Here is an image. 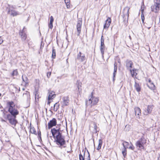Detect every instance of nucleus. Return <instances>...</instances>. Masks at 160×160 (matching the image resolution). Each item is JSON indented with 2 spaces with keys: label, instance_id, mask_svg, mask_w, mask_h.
I'll return each mask as SVG.
<instances>
[{
  "label": "nucleus",
  "instance_id": "6ab92c4d",
  "mask_svg": "<svg viewBox=\"0 0 160 160\" xmlns=\"http://www.w3.org/2000/svg\"><path fill=\"white\" fill-rule=\"evenodd\" d=\"M78 84V85H77V88H78V92L79 94H80V92H81L82 89L81 88L82 87L81 86V83L79 81H77V84Z\"/></svg>",
  "mask_w": 160,
  "mask_h": 160
},
{
  "label": "nucleus",
  "instance_id": "f8f14e48",
  "mask_svg": "<svg viewBox=\"0 0 160 160\" xmlns=\"http://www.w3.org/2000/svg\"><path fill=\"white\" fill-rule=\"evenodd\" d=\"M134 110L136 118H140V117L141 115V110L140 108L136 107L134 108Z\"/></svg>",
  "mask_w": 160,
  "mask_h": 160
},
{
  "label": "nucleus",
  "instance_id": "bb28decb",
  "mask_svg": "<svg viewBox=\"0 0 160 160\" xmlns=\"http://www.w3.org/2000/svg\"><path fill=\"white\" fill-rule=\"evenodd\" d=\"M117 63L116 62H115L114 64V72H113V77H115V75L116 74V73L117 72Z\"/></svg>",
  "mask_w": 160,
  "mask_h": 160
},
{
  "label": "nucleus",
  "instance_id": "cd10ccee",
  "mask_svg": "<svg viewBox=\"0 0 160 160\" xmlns=\"http://www.w3.org/2000/svg\"><path fill=\"white\" fill-rule=\"evenodd\" d=\"M22 78L23 81V82L22 83L23 84V83H25V86L28 85V78H27L25 77V78L24 79L23 78V76H22Z\"/></svg>",
  "mask_w": 160,
  "mask_h": 160
},
{
  "label": "nucleus",
  "instance_id": "c9c22d12",
  "mask_svg": "<svg viewBox=\"0 0 160 160\" xmlns=\"http://www.w3.org/2000/svg\"><path fill=\"white\" fill-rule=\"evenodd\" d=\"M103 36H102L101 37V45H104V39L103 38Z\"/></svg>",
  "mask_w": 160,
  "mask_h": 160
},
{
  "label": "nucleus",
  "instance_id": "603ef678",
  "mask_svg": "<svg viewBox=\"0 0 160 160\" xmlns=\"http://www.w3.org/2000/svg\"><path fill=\"white\" fill-rule=\"evenodd\" d=\"M96 1H97L98 0H95Z\"/></svg>",
  "mask_w": 160,
  "mask_h": 160
},
{
  "label": "nucleus",
  "instance_id": "a211bd4d",
  "mask_svg": "<svg viewBox=\"0 0 160 160\" xmlns=\"http://www.w3.org/2000/svg\"><path fill=\"white\" fill-rule=\"evenodd\" d=\"M54 21L53 18L52 16H51L50 17V20L48 24L49 28L50 29H52L53 28L52 23Z\"/></svg>",
  "mask_w": 160,
  "mask_h": 160
},
{
  "label": "nucleus",
  "instance_id": "de8ad7c7",
  "mask_svg": "<svg viewBox=\"0 0 160 160\" xmlns=\"http://www.w3.org/2000/svg\"><path fill=\"white\" fill-rule=\"evenodd\" d=\"M42 43L41 44V48H42Z\"/></svg>",
  "mask_w": 160,
  "mask_h": 160
},
{
  "label": "nucleus",
  "instance_id": "a878e982",
  "mask_svg": "<svg viewBox=\"0 0 160 160\" xmlns=\"http://www.w3.org/2000/svg\"><path fill=\"white\" fill-rule=\"evenodd\" d=\"M23 97L24 98L27 97L28 100H29L30 99V96L28 92H27L25 93H24L23 94Z\"/></svg>",
  "mask_w": 160,
  "mask_h": 160
},
{
  "label": "nucleus",
  "instance_id": "aec40b11",
  "mask_svg": "<svg viewBox=\"0 0 160 160\" xmlns=\"http://www.w3.org/2000/svg\"><path fill=\"white\" fill-rule=\"evenodd\" d=\"M130 71L131 72V75L132 77H136L137 74V70L135 69H133L132 70H130Z\"/></svg>",
  "mask_w": 160,
  "mask_h": 160
},
{
  "label": "nucleus",
  "instance_id": "ea45409f",
  "mask_svg": "<svg viewBox=\"0 0 160 160\" xmlns=\"http://www.w3.org/2000/svg\"><path fill=\"white\" fill-rule=\"evenodd\" d=\"M3 42V40L1 38V37H0V44H1Z\"/></svg>",
  "mask_w": 160,
  "mask_h": 160
},
{
  "label": "nucleus",
  "instance_id": "9d476101",
  "mask_svg": "<svg viewBox=\"0 0 160 160\" xmlns=\"http://www.w3.org/2000/svg\"><path fill=\"white\" fill-rule=\"evenodd\" d=\"M69 102V98L68 96L63 97L61 102V104L62 107H64L68 105Z\"/></svg>",
  "mask_w": 160,
  "mask_h": 160
},
{
  "label": "nucleus",
  "instance_id": "4be33fe9",
  "mask_svg": "<svg viewBox=\"0 0 160 160\" xmlns=\"http://www.w3.org/2000/svg\"><path fill=\"white\" fill-rule=\"evenodd\" d=\"M20 34L21 36L22 40L24 41L27 38L26 34L23 32H21L20 33Z\"/></svg>",
  "mask_w": 160,
  "mask_h": 160
},
{
  "label": "nucleus",
  "instance_id": "4468645a",
  "mask_svg": "<svg viewBox=\"0 0 160 160\" xmlns=\"http://www.w3.org/2000/svg\"><path fill=\"white\" fill-rule=\"evenodd\" d=\"M82 21L81 20H79L77 22V28L78 33V36H79L81 32V27L82 26Z\"/></svg>",
  "mask_w": 160,
  "mask_h": 160
},
{
  "label": "nucleus",
  "instance_id": "c85d7f7f",
  "mask_svg": "<svg viewBox=\"0 0 160 160\" xmlns=\"http://www.w3.org/2000/svg\"><path fill=\"white\" fill-rule=\"evenodd\" d=\"M30 132L32 134H36V132L35 131V128L33 127H31L30 128Z\"/></svg>",
  "mask_w": 160,
  "mask_h": 160
},
{
  "label": "nucleus",
  "instance_id": "393cba45",
  "mask_svg": "<svg viewBox=\"0 0 160 160\" xmlns=\"http://www.w3.org/2000/svg\"><path fill=\"white\" fill-rule=\"evenodd\" d=\"M129 144L128 142L126 141H124L122 143V145L124 147V149H126L127 148H128Z\"/></svg>",
  "mask_w": 160,
  "mask_h": 160
},
{
  "label": "nucleus",
  "instance_id": "c756f323",
  "mask_svg": "<svg viewBox=\"0 0 160 160\" xmlns=\"http://www.w3.org/2000/svg\"><path fill=\"white\" fill-rule=\"evenodd\" d=\"M59 107V105L57 103L54 104V110L55 111H57Z\"/></svg>",
  "mask_w": 160,
  "mask_h": 160
},
{
  "label": "nucleus",
  "instance_id": "b1692460",
  "mask_svg": "<svg viewBox=\"0 0 160 160\" xmlns=\"http://www.w3.org/2000/svg\"><path fill=\"white\" fill-rule=\"evenodd\" d=\"M102 139H100L99 140V143L97 150H99L101 149L102 144Z\"/></svg>",
  "mask_w": 160,
  "mask_h": 160
},
{
  "label": "nucleus",
  "instance_id": "423d86ee",
  "mask_svg": "<svg viewBox=\"0 0 160 160\" xmlns=\"http://www.w3.org/2000/svg\"><path fill=\"white\" fill-rule=\"evenodd\" d=\"M14 8H15L13 6H10L9 8H8V14L13 17L19 15L21 14V13H20L12 9Z\"/></svg>",
  "mask_w": 160,
  "mask_h": 160
},
{
  "label": "nucleus",
  "instance_id": "dca6fc26",
  "mask_svg": "<svg viewBox=\"0 0 160 160\" xmlns=\"http://www.w3.org/2000/svg\"><path fill=\"white\" fill-rule=\"evenodd\" d=\"M130 8L128 7H126L123 10L124 17H126L128 18L129 16V11Z\"/></svg>",
  "mask_w": 160,
  "mask_h": 160
},
{
  "label": "nucleus",
  "instance_id": "473e14b6",
  "mask_svg": "<svg viewBox=\"0 0 160 160\" xmlns=\"http://www.w3.org/2000/svg\"><path fill=\"white\" fill-rule=\"evenodd\" d=\"M143 10H141V12H142L141 19H142V21L143 23H144V19H145V18H144V15L143 14Z\"/></svg>",
  "mask_w": 160,
  "mask_h": 160
},
{
  "label": "nucleus",
  "instance_id": "e433bc0d",
  "mask_svg": "<svg viewBox=\"0 0 160 160\" xmlns=\"http://www.w3.org/2000/svg\"><path fill=\"white\" fill-rule=\"evenodd\" d=\"M67 7V8L68 9L70 8L71 7V6L70 4V2L67 3H65Z\"/></svg>",
  "mask_w": 160,
  "mask_h": 160
},
{
  "label": "nucleus",
  "instance_id": "c03bdc74",
  "mask_svg": "<svg viewBox=\"0 0 160 160\" xmlns=\"http://www.w3.org/2000/svg\"><path fill=\"white\" fill-rule=\"evenodd\" d=\"M149 82L150 83H150H152L151 82V80H149Z\"/></svg>",
  "mask_w": 160,
  "mask_h": 160
},
{
  "label": "nucleus",
  "instance_id": "6e6552de",
  "mask_svg": "<svg viewBox=\"0 0 160 160\" xmlns=\"http://www.w3.org/2000/svg\"><path fill=\"white\" fill-rule=\"evenodd\" d=\"M79 158L80 160H90V155L88 152L86 153L84 152L83 156L80 154L79 155Z\"/></svg>",
  "mask_w": 160,
  "mask_h": 160
},
{
  "label": "nucleus",
  "instance_id": "49530a36",
  "mask_svg": "<svg viewBox=\"0 0 160 160\" xmlns=\"http://www.w3.org/2000/svg\"><path fill=\"white\" fill-rule=\"evenodd\" d=\"M120 59H119L118 60V62H119V63H120Z\"/></svg>",
  "mask_w": 160,
  "mask_h": 160
},
{
  "label": "nucleus",
  "instance_id": "09e8293b",
  "mask_svg": "<svg viewBox=\"0 0 160 160\" xmlns=\"http://www.w3.org/2000/svg\"><path fill=\"white\" fill-rule=\"evenodd\" d=\"M96 127H97V126L96 125H95V126H94V128H95Z\"/></svg>",
  "mask_w": 160,
  "mask_h": 160
},
{
  "label": "nucleus",
  "instance_id": "4c0bfd02",
  "mask_svg": "<svg viewBox=\"0 0 160 160\" xmlns=\"http://www.w3.org/2000/svg\"><path fill=\"white\" fill-rule=\"evenodd\" d=\"M128 148L132 150H133L134 148V147L132 144L131 146L128 147Z\"/></svg>",
  "mask_w": 160,
  "mask_h": 160
},
{
  "label": "nucleus",
  "instance_id": "f257e3e1",
  "mask_svg": "<svg viewBox=\"0 0 160 160\" xmlns=\"http://www.w3.org/2000/svg\"><path fill=\"white\" fill-rule=\"evenodd\" d=\"M15 104L12 102H9L7 103V106L10 114H7L3 112V117L7 119L12 125L15 126L17 121L16 119V116L19 114V111L15 108Z\"/></svg>",
  "mask_w": 160,
  "mask_h": 160
},
{
  "label": "nucleus",
  "instance_id": "8fccbe9b",
  "mask_svg": "<svg viewBox=\"0 0 160 160\" xmlns=\"http://www.w3.org/2000/svg\"><path fill=\"white\" fill-rule=\"evenodd\" d=\"M129 38L131 39V37L129 36Z\"/></svg>",
  "mask_w": 160,
  "mask_h": 160
},
{
  "label": "nucleus",
  "instance_id": "1a4fd4ad",
  "mask_svg": "<svg viewBox=\"0 0 160 160\" xmlns=\"http://www.w3.org/2000/svg\"><path fill=\"white\" fill-rule=\"evenodd\" d=\"M86 58L84 54L80 52L78 54L77 59L79 62H82L85 60Z\"/></svg>",
  "mask_w": 160,
  "mask_h": 160
},
{
  "label": "nucleus",
  "instance_id": "0eeeda50",
  "mask_svg": "<svg viewBox=\"0 0 160 160\" xmlns=\"http://www.w3.org/2000/svg\"><path fill=\"white\" fill-rule=\"evenodd\" d=\"M48 102L47 104H49L51 101L56 97V95L55 92L53 91H49L48 92Z\"/></svg>",
  "mask_w": 160,
  "mask_h": 160
},
{
  "label": "nucleus",
  "instance_id": "79ce46f5",
  "mask_svg": "<svg viewBox=\"0 0 160 160\" xmlns=\"http://www.w3.org/2000/svg\"><path fill=\"white\" fill-rule=\"evenodd\" d=\"M37 94H38L37 92H36V94H35V99H36V98H37V99H38V98H39V97H38V96H37Z\"/></svg>",
  "mask_w": 160,
  "mask_h": 160
},
{
  "label": "nucleus",
  "instance_id": "f704fd0d",
  "mask_svg": "<svg viewBox=\"0 0 160 160\" xmlns=\"http://www.w3.org/2000/svg\"><path fill=\"white\" fill-rule=\"evenodd\" d=\"M122 153L124 157L125 158L126 157L127 155L126 149L124 148V150L122 151Z\"/></svg>",
  "mask_w": 160,
  "mask_h": 160
},
{
  "label": "nucleus",
  "instance_id": "a18cd8bd",
  "mask_svg": "<svg viewBox=\"0 0 160 160\" xmlns=\"http://www.w3.org/2000/svg\"><path fill=\"white\" fill-rule=\"evenodd\" d=\"M2 122H5V121L4 120H3L2 119Z\"/></svg>",
  "mask_w": 160,
  "mask_h": 160
},
{
  "label": "nucleus",
  "instance_id": "412c9836",
  "mask_svg": "<svg viewBox=\"0 0 160 160\" xmlns=\"http://www.w3.org/2000/svg\"><path fill=\"white\" fill-rule=\"evenodd\" d=\"M134 87L138 92H139L141 90V87L140 86L139 84L138 83H137L135 82V84L134 85Z\"/></svg>",
  "mask_w": 160,
  "mask_h": 160
},
{
  "label": "nucleus",
  "instance_id": "a19ab883",
  "mask_svg": "<svg viewBox=\"0 0 160 160\" xmlns=\"http://www.w3.org/2000/svg\"><path fill=\"white\" fill-rule=\"evenodd\" d=\"M64 1L65 3H68L69 2H70V0H64Z\"/></svg>",
  "mask_w": 160,
  "mask_h": 160
},
{
  "label": "nucleus",
  "instance_id": "9b49d317",
  "mask_svg": "<svg viewBox=\"0 0 160 160\" xmlns=\"http://www.w3.org/2000/svg\"><path fill=\"white\" fill-rule=\"evenodd\" d=\"M57 120L55 118H53L50 120L48 123V126L49 128H50L53 126H56L57 124Z\"/></svg>",
  "mask_w": 160,
  "mask_h": 160
},
{
  "label": "nucleus",
  "instance_id": "2f4dec72",
  "mask_svg": "<svg viewBox=\"0 0 160 160\" xmlns=\"http://www.w3.org/2000/svg\"><path fill=\"white\" fill-rule=\"evenodd\" d=\"M56 57V52L54 49H53L52 51V57L53 58H55Z\"/></svg>",
  "mask_w": 160,
  "mask_h": 160
},
{
  "label": "nucleus",
  "instance_id": "7ed1b4c3",
  "mask_svg": "<svg viewBox=\"0 0 160 160\" xmlns=\"http://www.w3.org/2000/svg\"><path fill=\"white\" fill-rule=\"evenodd\" d=\"M146 143V140L143 137L138 140L136 143V146L139 149H143Z\"/></svg>",
  "mask_w": 160,
  "mask_h": 160
},
{
  "label": "nucleus",
  "instance_id": "2eb2a0df",
  "mask_svg": "<svg viewBox=\"0 0 160 160\" xmlns=\"http://www.w3.org/2000/svg\"><path fill=\"white\" fill-rule=\"evenodd\" d=\"M153 108V106L148 105V106L146 110H145L144 112V114L145 115H148L151 113L152 109Z\"/></svg>",
  "mask_w": 160,
  "mask_h": 160
},
{
  "label": "nucleus",
  "instance_id": "7c9ffc66",
  "mask_svg": "<svg viewBox=\"0 0 160 160\" xmlns=\"http://www.w3.org/2000/svg\"><path fill=\"white\" fill-rule=\"evenodd\" d=\"M148 87L152 90H154L155 88V86L152 83L150 84V85H148Z\"/></svg>",
  "mask_w": 160,
  "mask_h": 160
},
{
  "label": "nucleus",
  "instance_id": "f03ea898",
  "mask_svg": "<svg viewBox=\"0 0 160 160\" xmlns=\"http://www.w3.org/2000/svg\"><path fill=\"white\" fill-rule=\"evenodd\" d=\"M51 132L54 139V142L58 145L62 146L64 145L65 141L62 136L61 131L58 127L51 129Z\"/></svg>",
  "mask_w": 160,
  "mask_h": 160
},
{
  "label": "nucleus",
  "instance_id": "5701e85b",
  "mask_svg": "<svg viewBox=\"0 0 160 160\" xmlns=\"http://www.w3.org/2000/svg\"><path fill=\"white\" fill-rule=\"evenodd\" d=\"M105 49V45H102L100 46V49L101 53L102 55V58H104V50Z\"/></svg>",
  "mask_w": 160,
  "mask_h": 160
},
{
  "label": "nucleus",
  "instance_id": "3c124183",
  "mask_svg": "<svg viewBox=\"0 0 160 160\" xmlns=\"http://www.w3.org/2000/svg\"><path fill=\"white\" fill-rule=\"evenodd\" d=\"M9 141V140H8V141H7V142H8Z\"/></svg>",
  "mask_w": 160,
  "mask_h": 160
},
{
  "label": "nucleus",
  "instance_id": "58836bf2",
  "mask_svg": "<svg viewBox=\"0 0 160 160\" xmlns=\"http://www.w3.org/2000/svg\"><path fill=\"white\" fill-rule=\"evenodd\" d=\"M51 73L50 72H48L47 73V76L48 77V78H49L50 77V76H51Z\"/></svg>",
  "mask_w": 160,
  "mask_h": 160
},
{
  "label": "nucleus",
  "instance_id": "72a5a7b5",
  "mask_svg": "<svg viewBox=\"0 0 160 160\" xmlns=\"http://www.w3.org/2000/svg\"><path fill=\"white\" fill-rule=\"evenodd\" d=\"M18 74V72L17 70H15L13 71L12 74V75L13 76H16Z\"/></svg>",
  "mask_w": 160,
  "mask_h": 160
},
{
  "label": "nucleus",
  "instance_id": "ddd939ff",
  "mask_svg": "<svg viewBox=\"0 0 160 160\" xmlns=\"http://www.w3.org/2000/svg\"><path fill=\"white\" fill-rule=\"evenodd\" d=\"M111 22V20L109 18H108L105 21V23L104 25L103 29L107 30L109 27Z\"/></svg>",
  "mask_w": 160,
  "mask_h": 160
},
{
  "label": "nucleus",
  "instance_id": "39448f33",
  "mask_svg": "<svg viewBox=\"0 0 160 160\" xmlns=\"http://www.w3.org/2000/svg\"><path fill=\"white\" fill-rule=\"evenodd\" d=\"M154 5L151 7L152 11L155 12H158L160 9V2L158 0H155Z\"/></svg>",
  "mask_w": 160,
  "mask_h": 160
},
{
  "label": "nucleus",
  "instance_id": "f3484780",
  "mask_svg": "<svg viewBox=\"0 0 160 160\" xmlns=\"http://www.w3.org/2000/svg\"><path fill=\"white\" fill-rule=\"evenodd\" d=\"M133 65L132 62L131 61H129L127 62L126 63V67L127 69L130 70L132 68V66Z\"/></svg>",
  "mask_w": 160,
  "mask_h": 160
},
{
  "label": "nucleus",
  "instance_id": "20e7f679",
  "mask_svg": "<svg viewBox=\"0 0 160 160\" xmlns=\"http://www.w3.org/2000/svg\"><path fill=\"white\" fill-rule=\"evenodd\" d=\"M92 97L89 99L86 102V105H91V106L96 105L98 102L99 98H98L93 96L92 95Z\"/></svg>",
  "mask_w": 160,
  "mask_h": 160
},
{
  "label": "nucleus",
  "instance_id": "37998d69",
  "mask_svg": "<svg viewBox=\"0 0 160 160\" xmlns=\"http://www.w3.org/2000/svg\"><path fill=\"white\" fill-rule=\"evenodd\" d=\"M158 160H160V154L159 156V157L158 158Z\"/></svg>",
  "mask_w": 160,
  "mask_h": 160
}]
</instances>
